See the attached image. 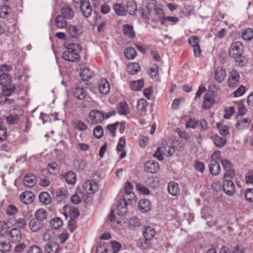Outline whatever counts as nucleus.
<instances>
[{"label": "nucleus", "instance_id": "obj_9", "mask_svg": "<svg viewBox=\"0 0 253 253\" xmlns=\"http://www.w3.org/2000/svg\"><path fill=\"white\" fill-rule=\"evenodd\" d=\"M240 75L238 72L235 70H232L228 81V84L229 87L234 88L239 84Z\"/></svg>", "mask_w": 253, "mask_h": 253}, {"label": "nucleus", "instance_id": "obj_18", "mask_svg": "<svg viewBox=\"0 0 253 253\" xmlns=\"http://www.w3.org/2000/svg\"><path fill=\"white\" fill-rule=\"evenodd\" d=\"M45 253H58L60 245L54 242H48L44 247Z\"/></svg>", "mask_w": 253, "mask_h": 253}, {"label": "nucleus", "instance_id": "obj_62", "mask_svg": "<svg viewBox=\"0 0 253 253\" xmlns=\"http://www.w3.org/2000/svg\"><path fill=\"white\" fill-rule=\"evenodd\" d=\"M107 244L105 243L98 246L96 248V253H107L108 249Z\"/></svg>", "mask_w": 253, "mask_h": 253}, {"label": "nucleus", "instance_id": "obj_45", "mask_svg": "<svg viewBox=\"0 0 253 253\" xmlns=\"http://www.w3.org/2000/svg\"><path fill=\"white\" fill-rule=\"evenodd\" d=\"M63 224V222L61 219L59 217H54L50 221V225L51 227L54 229H58L60 228Z\"/></svg>", "mask_w": 253, "mask_h": 253}, {"label": "nucleus", "instance_id": "obj_40", "mask_svg": "<svg viewBox=\"0 0 253 253\" xmlns=\"http://www.w3.org/2000/svg\"><path fill=\"white\" fill-rule=\"evenodd\" d=\"M65 178L67 183L74 184L76 183V175L72 171H69L65 174Z\"/></svg>", "mask_w": 253, "mask_h": 253}, {"label": "nucleus", "instance_id": "obj_55", "mask_svg": "<svg viewBox=\"0 0 253 253\" xmlns=\"http://www.w3.org/2000/svg\"><path fill=\"white\" fill-rule=\"evenodd\" d=\"M10 248V244L8 242L0 243V252L1 253H6L9 252Z\"/></svg>", "mask_w": 253, "mask_h": 253}, {"label": "nucleus", "instance_id": "obj_26", "mask_svg": "<svg viewBox=\"0 0 253 253\" xmlns=\"http://www.w3.org/2000/svg\"><path fill=\"white\" fill-rule=\"evenodd\" d=\"M67 197L66 192L61 188L57 189L56 191L55 201L58 204L64 203Z\"/></svg>", "mask_w": 253, "mask_h": 253}, {"label": "nucleus", "instance_id": "obj_6", "mask_svg": "<svg viewBox=\"0 0 253 253\" xmlns=\"http://www.w3.org/2000/svg\"><path fill=\"white\" fill-rule=\"evenodd\" d=\"M222 188L224 192L228 196H232L235 192V186L231 179L223 180Z\"/></svg>", "mask_w": 253, "mask_h": 253}, {"label": "nucleus", "instance_id": "obj_16", "mask_svg": "<svg viewBox=\"0 0 253 253\" xmlns=\"http://www.w3.org/2000/svg\"><path fill=\"white\" fill-rule=\"evenodd\" d=\"M98 89L102 94H107L110 91V84L106 79H101L98 83Z\"/></svg>", "mask_w": 253, "mask_h": 253}, {"label": "nucleus", "instance_id": "obj_52", "mask_svg": "<svg viewBox=\"0 0 253 253\" xmlns=\"http://www.w3.org/2000/svg\"><path fill=\"white\" fill-rule=\"evenodd\" d=\"M69 214L70 219H76L80 215V212L77 208L70 207Z\"/></svg>", "mask_w": 253, "mask_h": 253}, {"label": "nucleus", "instance_id": "obj_31", "mask_svg": "<svg viewBox=\"0 0 253 253\" xmlns=\"http://www.w3.org/2000/svg\"><path fill=\"white\" fill-rule=\"evenodd\" d=\"M118 113L121 115H126L129 113L128 106L126 101L120 102L118 107Z\"/></svg>", "mask_w": 253, "mask_h": 253}, {"label": "nucleus", "instance_id": "obj_57", "mask_svg": "<svg viewBox=\"0 0 253 253\" xmlns=\"http://www.w3.org/2000/svg\"><path fill=\"white\" fill-rule=\"evenodd\" d=\"M110 245L112 249L113 253H117L122 247V245L118 242L116 241H112L110 242Z\"/></svg>", "mask_w": 253, "mask_h": 253}, {"label": "nucleus", "instance_id": "obj_49", "mask_svg": "<svg viewBox=\"0 0 253 253\" xmlns=\"http://www.w3.org/2000/svg\"><path fill=\"white\" fill-rule=\"evenodd\" d=\"M93 135L97 139H99L103 136V129L102 126H97L94 127L93 129Z\"/></svg>", "mask_w": 253, "mask_h": 253}, {"label": "nucleus", "instance_id": "obj_34", "mask_svg": "<svg viewBox=\"0 0 253 253\" xmlns=\"http://www.w3.org/2000/svg\"><path fill=\"white\" fill-rule=\"evenodd\" d=\"M55 24L58 29H62L67 26L66 18L60 15H58L55 19Z\"/></svg>", "mask_w": 253, "mask_h": 253}, {"label": "nucleus", "instance_id": "obj_19", "mask_svg": "<svg viewBox=\"0 0 253 253\" xmlns=\"http://www.w3.org/2000/svg\"><path fill=\"white\" fill-rule=\"evenodd\" d=\"M214 144L218 148L223 147L227 143V139L224 137H220L218 135H212L211 137Z\"/></svg>", "mask_w": 253, "mask_h": 253}, {"label": "nucleus", "instance_id": "obj_35", "mask_svg": "<svg viewBox=\"0 0 253 253\" xmlns=\"http://www.w3.org/2000/svg\"><path fill=\"white\" fill-rule=\"evenodd\" d=\"M214 102L213 99L210 95L207 93L205 95L203 103V108L204 109H208L211 107Z\"/></svg>", "mask_w": 253, "mask_h": 253}, {"label": "nucleus", "instance_id": "obj_24", "mask_svg": "<svg viewBox=\"0 0 253 253\" xmlns=\"http://www.w3.org/2000/svg\"><path fill=\"white\" fill-rule=\"evenodd\" d=\"M138 209L142 212H147L151 209L150 201L147 199H142L138 203Z\"/></svg>", "mask_w": 253, "mask_h": 253}, {"label": "nucleus", "instance_id": "obj_15", "mask_svg": "<svg viewBox=\"0 0 253 253\" xmlns=\"http://www.w3.org/2000/svg\"><path fill=\"white\" fill-rule=\"evenodd\" d=\"M83 187L88 194H92L95 193L98 189L97 183L93 181L88 180L86 181L84 183Z\"/></svg>", "mask_w": 253, "mask_h": 253}, {"label": "nucleus", "instance_id": "obj_14", "mask_svg": "<svg viewBox=\"0 0 253 253\" xmlns=\"http://www.w3.org/2000/svg\"><path fill=\"white\" fill-rule=\"evenodd\" d=\"M61 16L67 19H72L75 13L71 7L69 5H64L61 9Z\"/></svg>", "mask_w": 253, "mask_h": 253}, {"label": "nucleus", "instance_id": "obj_2", "mask_svg": "<svg viewBox=\"0 0 253 253\" xmlns=\"http://www.w3.org/2000/svg\"><path fill=\"white\" fill-rule=\"evenodd\" d=\"M243 53V46L240 42H233L230 48L229 56L238 63V65L242 67L245 65V58L242 55Z\"/></svg>", "mask_w": 253, "mask_h": 253}, {"label": "nucleus", "instance_id": "obj_3", "mask_svg": "<svg viewBox=\"0 0 253 253\" xmlns=\"http://www.w3.org/2000/svg\"><path fill=\"white\" fill-rule=\"evenodd\" d=\"M0 85L2 86L3 94L6 95H10L15 90L11 77L7 74L3 73L0 75Z\"/></svg>", "mask_w": 253, "mask_h": 253}, {"label": "nucleus", "instance_id": "obj_12", "mask_svg": "<svg viewBox=\"0 0 253 253\" xmlns=\"http://www.w3.org/2000/svg\"><path fill=\"white\" fill-rule=\"evenodd\" d=\"M35 198V195L32 192L25 191L23 192L20 196V201L26 205L32 203Z\"/></svg>", "mask_w": 253, "mask_h": 253}, {"label": "nucleus", "instance_id": "obj_41", "mask_svg": "<svg viewBox=\"0 0 253 253\" xmlns=\"http://www.w3.org/2000/svg\"><path fill=\"white\" fill-rule=\"evenodd\" d=\"M73 166L76 169L80 171L85 168L86 164L84 160L77 159L74 161Z\"/></svg>", "mask_w": 253, "mask_h": 253}, {"label": "nucleus", "instance_id": "obj_11", "mask_svg": "<svg viewBox=\"0 0 253 253\" xmlns=\"http://www.w3.org/2000/svg\"><path fill=\"white\" fill-rule=\"evenodd\" d=\"M159 164L154 160H149L144 165V169L146 171L151 173H155L159 169Z\"/></svg>", "mask_w": 253, "mask_h": 253}, {"label": "nucleus", "instance_id": "obj_7", "mask_svg": "<svg viewBox=\"0 0 253 253\" xmlns=\"http://www.w3.org/2000/svg\"><path fill=\"white\" fill-rule=\"evenodd\" d=\"M128 204L124 198L119 201L116 209V213L120 216L125 215L127 213Z\"/></svg>", "mask_w": 253, "mask_h": 253}, {"label": "nucleus", "instance_id": "obj_42", "mask_svg": "<svg viewBox=\"0 0 253 253\" xmlns=\"http://www.w3.org/2000/svg\"><path fill=\"white\" fill-rule=\"evenodd\" d=\"M144 83L142 80H139L135 81H133L130 84V88L134 91H139L143 87Z\"/></svg>", "mask_w": 253, "mask_h": 253}, {"label": "nucleus", "instance_id": "obj_48", "mask_svg": "<svg viewBox=\"0 0 253 253\" xmlns=\"http://www.w3.org/2000/svg\"><path fill=\"white\" fill-rule=\"evenodd\" d=\"M148 106V102L146 99L142 98L137 101V109L141 111H145Z\"/></svg>", "mask_w": 253, "mask_h": 253}, {"label": "nucleus", "instance_id": "obj_10", "mask_svg": "<svg viewBox=\"0 0 253 253\" xmlns=\"http://www.w3.org/2000/svg\"><path fill=\"white\" fill-rule=\"evenodd\" d=\"M80 8L84 17L88 18L90 16L92 9L88 0H83Z\"/></svg>", "mask_w": 253, "mask_h": 253}, {"label": "nucleus", "instance_id": "obj_30", "mask_svg": "<svg viewBox=\"0 0 253 253\" xmlns=\"http://www.w3.org/2000/svg\"><path fill=\"white\" fill-rule=\"evenodd\" d=\"M150 5H142L139 8L138 11L142 18L149 19L150 15Z\"/></svg>", "mask_w": 253, "mask_h": 253}, {"label": "nucleus", "instance_id": "obj_37", "mask_svg": "<svg viewBox=\"0 0 253 253\" xmlns=\"http://www.w3.org/2000/svg\"><path fill=\"white\" fill-rule=\"evenodd\" d=\"M140 225V221L139 219L135 216L131 217L128 222V227L130 229L137 230Z\"/></svg>", "mask_w": 253, "mask_h": 253}, {"label": "nucleus", "instance_id": "obj_8", "mask_svg": "<svg viewBox=\"0 0 253 253\" xmlns=\"http://www.w3.org/2000/svg\"><path fill=\"white\" fill-rule=\"evenodd\" d=\"M86 88L87 87L77 86L72 89L73 96L79 100L85 99L87 95Z\"/></svg>", "mask_w": 253, "mask_h": 253}, {"label": "nucleus", "instance_id": "obj_60", "mask_svg": "<svg viewBox=\"0 0 253 253\" xmlns=\"http://www.w3.org/2000/svg\"><path fill=\"white\" fill-rule=\"evenodd\" d=\"M225 172L223 176L224 180H225V179H231V180L232 179H233L234 178L235 174V172L233 169H229V170L228 169L225 170Z\"/></svg>", "mask_w": 253, "mask_h": 253}, {"label": "nucleus", "instance_id": "obj_5", "mask_svg": "<svg viewBox=\"0 0 253 253\" xmlns=\"http://www.w3.org/2000/svg\"><path fill=\"white\" fill-rule=\"evenodd\" d=\"M7 234L9 241L12 243H19L22 239L21 231L19 228H12L8 232Z\"/></svg>", "mask_w": 253, "mask_h": 253}, {"label": "nucleus", "instance_id": "obj_43", "mask_svg": "<svg viewBox=\"0 0 253 253\" xmlns=\"http://www.w3.org/2000/svg\"><path fill=\"white\" fill-rule=\"evenodd\" d=\"M46 216L47 212L43 209H40L37 210L35 212V219H38L42 222L44 219H46Z\"/></svg>", "mask_w": 253, "mask_h": 253}, {"label": "nucleus", "instance_id": "obj_63", "mask_svg": "<svg viewBox=\"0 0 253 253\" xmlns=\"http://www.w3.org/2000/svg\"><path fill=\"white\" fill-rule=\"evenodd\" d=\"M246 92V88L244 86L241 85L240 87L234 92V96L235 97H238L242 96Z\"/></svg>", "mask_w": 253, "mask_h": 253}, {"label": "nucleus", "instance_id": "obj_13", "mask_svg": "<svg viewBox=\"0 0 253 253\" xmlns=\"http://www.w3.org/2000/svg\"><path fill=\"white\" fill-rule=\"evenodd\" d=\"M209 167V171L212 175L216 176L220 173L221 167L218 161L211 160Z\"/></svg>", "mask_w": 253, "mask_h": 253}, {"label": "nucleus", "instance_id": "obj_28", "mask_svg": "<svg viewBox=\"0 0 253 253\" xmlns=\"http://www.w3.org/2000/svg\"><path fill=\"white\" fill-rule=\"evenodd\" d=\"M123 30L124 34L129 38L133 39L135 37L132 26L127 24H125L123 26Z\"/></svg>", "mask_w": 253, "mask_h": 253}, {"label": "nucleus", "instance_id": "obj_44", "mask_svg": "<svg viewBox=\"0 0 253 253\" xmlns=\"http://www.w3.org/2000/svg\"><path fill=\"white\" fill-rule=\"evenodd\" d=\"M242 38L247 41H251L253 39V29L247 28L242 32Z\"/></svg>", "mask_w": 253, "mask_h": 253}, {"label": "nucleus", "instance_id": "obj_53", "mask_svg": "<svg viewBox=\"0 0 253 253\" xmlns=\"http://www.w3.org/2000/svg\"><path fill=\"white\" fill-rule=\"evenodd\" d=\"M7 122L10 125L17 124L19 122L18 115H9L5 117Z\"/></svg>", "mask_w": 253, "mask_h": 253}, {"label": "nucleus", "instance_id": "obj_56", "mask_svg": "<svg viewBox=\"0 0 253 253\" xmlns=\"http://www.w3.org/2000/svg\"><path fill=\"white\" fill-rule=\"evenodd\" d=\"M6 214L9 216H13L15 215V214L17 213L18 212V209L17 208L13 205H10L8 206L7 208L6 211Z\"/></svg>", "mask_w": 253, "mask_h": 253}, {"label": "nucleus", "instance_id": "obj_32", "mask_svg": "<svg viewBox=\"0 0 253 253\" xmlns=\"http://www.w3.org/2000/svg\"><path fill=\"white\" fill-rule=\"evenodd\" d=\"M113 9L118 16H124L126 15V7L122 3H117L114 5Z\"/></svg>", "mask_w": 253, "mask_h": 253}, {"label": "nucleus", "instance_id": "obj_17", "mask_svg": "<svg viewBox=\"0 0 253 253\" xmlns=\"http://www.w3.org/2000/svg\"><path fill=\"white\" fill-rule=\"evenodd\" d=\"M66 30L70 36L73 38L77 37L82 33V27L80 26L69 25L67 27Z\"/></svg>", "mask_w": 253, "mask_h": 253}, {"label": "nucleus", "instance_id": "obj_46", "mask_svg": "<svg viewBox=\"0 0 253 253\" xmlns=\"http://www.w3.org/2000/svg\"><path fill=\"white\" fill-rule=\"evenodd\" d=\"M73 125L76 129L80 131H84L87 128V125L81 120H76L73 123Z\"/></svg>", "mask_w": 253, "mask_h": 253}, {"label": "nucleus", "instance_id": "obj_58", "mask_svg": "<svg viewBox=\"0 0 253 253\" xmlns=\"http://www.w3.org/2000/svg\"><path fill=\"white\" fill-rule=\"evenodd\" d=\"M246 249L242 245L237 244L232 248V253H245Z\"/></svg>", "mask_w": 253, "mask_h": 253}, {"label": "nucleus", "instance_id": "obj_38", "mask_svg": "<svg viewBox=\"0 0 253 253\" xmlns=\"http://www.w3.org/2000/svg\"><path fill=\"white\" fill-rule=\"evenodd\" d=\"M216 126L219 130V133L223 137L229 134V128L227 126L223 125L222 123L219 122L216 124Z\"/></svg>", "mask_w": 253, "mask_h": 253}, {"label": "nucleus", "instance_id": "obj_27", "mask_svg": "<svg viewBox=\"0 0 253 253\" xmlns=\"http://www.w3.org/2000/svg\"><path fill=\"white\" fill-rule=\"evenodd\" d=\"M137 10V7L135 2L133 0H129L127 1L126 6V10L130 15H133L135 14Z\"/></svg>", "mask_w": 253, "mask_h": 253}, {"label": "nucleus", "instance_id": "obj_29", "mask_svg": "<svg viewBox=\"0 0 253 253\" xmlns=\"http://www.w3.org/2000/svg\"><path fill=\"white\" fill-rule=\"evenodd\" d=\"M156 233L155 229L152 226H146L143 231L144 238H149L153 239Z\"/></svg>", "mask_w": 253, "mask_h": 253}, {"label": "nucleus", "instance_id": "obj_50", "mask_svg": "<svg viewBox=\"0 0 253 253\" xmlns=\"http://www.w3.org/2000/svg\"><path fill=\"white\" fill-rule=\"evenodd\" d=\"M8 231L7 223L4 221H0V236L1 237L5 236Z\"/></svg>", "mask_w": 253, "mask_h": 253}, {"label": "nucleus", "instance_id": "obj_20", "mask_svg": "<svg viewBox=\"0 0 253 253\" xmlns=\"http://www.w3.org/2000/svg\"><path fill=\"white\" fill-rule=\"evenodd\" d=\"M23 183L26 187H33L36 184V176L31 173L27 174L24 178Z\"/></svg>", "mask_w": 253, "mask_h": 253}, {"label": "nucleus", "instance_id": "obj_22", "mask_svg": "<svg viewBox=\"0 0 253 253\" xmlns=\"http://www.w3.org/2000/svg\"><path fill=\"white\" fill-rule=\"evenodd\" d=\"M226 76V72L225 69L221 67H217L214 73V79L217 82L222 83Z\"/></svg>", "mask_w": 253, "mask_h": 253}, {"label": "nucleus", "instance_id": "obj_59", "mask_svg": "<svg viewBox=\"0 0 253 253\" xmlns=\"http://www.w3.org/2000/svg\"><path fill=\"white\" fill-rule=\"evenodd\" d=\"M199 38L198 36L195 35L189 38L188 40L189 44L192 47L194 46H197L199 45Z\"/></svg>", "mask_w": 253, "mask_h": 253}, {"label": "nucleus", "instance_id": "obj_54", "mask_svg": "<svg viewBox=\"0 0 253 253\" xmlns=\"http://www.w3.org/2000/svg\"><path fill=\"white\" fill-rule=\"evenodd\" d=\"M245 197L247 201L253 202V188H248L245 192Z\"/></svg>", "mask_w": 253, "mask_h": 253}, {"label": "nucleus", "instance_id": "obj_39", "mask_svg": "<svg viewBox=\"0 0 253 253\" xmlns=\"http://www.w3.org/2000/svg\"><path fill=\"white\" fill-rule=\"evenodd\" d=\"M125 55L128 59H133L137 55V52L134 48L129 47L126 49Z\"/></svg>", "mask_w": 253, "mask_h": 253}, {"label": "nucleus", "instance_id": "obj_51", "mask_svg": "<svg viewBox=\"0 0 253 253\" xmlns=\"http://www.w3.org/2000/svg\"><path fill=\"white\" fill-rule=\"evenodd\" d=\"M152 239L149 238H144V241L141 244L140 248L142 250H147L152 246Z\"/></svg>", "mask_w": 253, "mask_h": 253}, {"label": "nucleus", "instance_id": "obj_4", "mask_svg": "<svg viewBox=\"0 0 253 253\" xmlns=\"http://www.w3.org/2000/svg\"><path fill=\"white\" fill-rule=\"evenodd\" d=\"M89 118L92 124H97L103 121L105 119V116L102 112L96 109H93L89 112Z\"/></svg>", "mask_w": 253, "mask_h": 253}, {"label": "nucleus", "instance_id": "obj_21", "mask_svg": "<svg viewBox=\"0 0 253 253\" xmlns=\"http://www.w3.org/2000/svg\"><path fill=\"white\" fill-rule=\"evenodd\" d=\"M80 76L82 80L87 81L92 78L93 74L89 68L84 67L80 68Z\"/></svg>", "mask_w": 253, "mask_h": 253}, {"label": "nucleus", "instance_id": "obj_64", "mask_svg": "<svg viewBox=\"0 0 253 253\" xmlns=\"http://www.w3.org/2000/svg\"><path fill=\"white\" fill-rule=\"evenodd\" d=\"M27 253H42V250L38 246L33 245L30 247Z\"/></svg>", "mask_w": 253, "mask_h": 253}, {"label": "nucleus", "instance_id": "obj_61", "mask_svg": "<svg viewBox=\"0 0 253 253\" xmlns=\"http://www.w3.org/2000/svg\"><path fill=\"white\" fill-rule=\"evenodd\" d=\"M199 125V122L193 119H190L186 123V128H195Z\"/></svg>", "mask_w": 253, "mask_h": 253}, {"label": "nucleus", "instance_id": "obj_33", "mask_svg": "<svg viewBox=\"0 0 253 253\" xmlns=\"http://www.w3.org/2000/svg\"><path fill=\"white\" fill-rule=\"evenodd\" d=\"M40 202L45 205H49L51 202V197L47 192H42L39 196Z\"/></svg>", "mask_w": 253, "mask_h": 253}, {"label": "nucleus", "instance_id": "obj_36", "mask_svg": "<svg viewBox=\"0 0 253 253\" xmlns=\"http://www.w3.org/2000/svg\"><path fill=\"white\" fill-rule=\"evenodd\" d=\"M125 193L126 195L129 196L130 198L128 200L131 201L130 199L134 197V194L133 192V186L132 183L129 181H127L125 186Z\"/></svg>", "mask_w": 253, "mask_h": 253}, {"label": "nucleus", "instance_id": "obj_25", "mask_svg": "<svg viewBox=\"0 0 253 253\" xmlns=\"http://www.w3.org/2000/svg\"><path fill=\"white\" fill-rule=\"evenodd\" d=\"M169 193L173 196L178 195L180 193L178 183L175 182H170L168 186Z\"/></svg>", "mask_w": 253, "mask_h": 253}, {"label": "nucleus", "instance_id": "obj_23", "mask_svg": "<svg viewBox=\"0 0 253 253\" xmlns=\"http://www.w3.org/2000/svg\"><path fill=\"white\" fill-rule=\"evenodd\" d=\"M43 226L42 222L38 219L33 218L29 222V227L30 230L33 232H37L39 231Z\"/></svg>", "mask_w": 253, "mask_h": 253}, {"label": "nucleus", "instance_id": "obj_47", "mask_svg": "<svg viewBox=\"0 0 253 253\" xmlns=\"http://www.w3.org/2000/svg\"><path fill=\"white\" fill-rule=\"evenodd\" d=\"M140 70V66L137 63H132L127 67V71L131 75L137 74Z\"/></svg>", "mask_w": 253, "mask_h": 253}, {"label": "nucleus", "instance_id": "obj_1", "mask_svg": "<svg viewBox=\"0 0 253 253\" xmlns=\"http://www.w3.org/2000/svg\"><path fill=\"white\" fill-rule=\"evenodd\" d=\"M82 51L81 46L76 43H69L67 46V50L62 55V58L69 62H77L80 60V53Z\"/></svg>", "mask_w": 253, "mask_h": 253}]
</instances>
